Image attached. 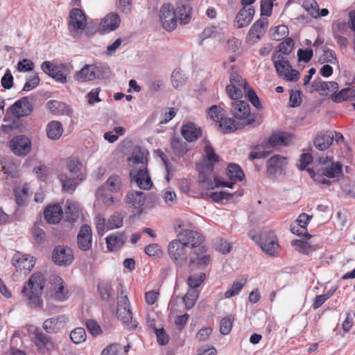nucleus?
I'll use <instances>...</instances> for the list:
<instances>
[{
  "label": "nucleus",
  "mask_w": 355,
  "mask_h": 355,
  "mask_svg": "<svg viewBox=\"0 0 355 355\" xmlns=\"http://www.w3.org/2000/svg\"><path fill=\"white\" fill-rule=\"evenodd\" d=\"M32 340L37 347V349L43 354L51 352L55 349V344L51 338L46 335L41 330L36 329L34 331Z\"/></svg>",
  "instance_id": "nucleus-12"
},
{
  "label": "nucleus",
  "mask_w": 355,
  "mask_h": 355,
  "mask_svg": "<svg viewBox=\"0 0 355 355\" xmlns=\"http://www.w3.org/2000/svg\"><path fill=\"white\" fill-rule=\"evenodd\" d=\"M105 240L108 250L115 251L123 245L126 237L124 234L117 232L107 236Z\"/></svg>",
  "instance_id": "nucleus-32"
},
{
  "label": "nucleus",
  "mask_w": 355,
  "mask_h": 355,
  "mask_svg": "<svg viewBox=\"0 0 355 355\" xmlns=\"http://www.w3.org/2000/svg\"><path fill=\"white\" fill-rule=\"evenodd\" d=\"M77 244L83 251L89 250L92 244V233L90 226L83 225L81 226L77 235Z\"/></svg>",
  "instance_id": "nucleus-20"
},
{
  "label": "nucleus",
  "mask_w": 355,
  "mask_h": 355,
  "mask_svg": "<svg viewBox=\"0 0 355 355\" xmlns=\"http://www.w3.org/2000/svg\"><path fill=\"white\" fill-rule=\"evenodd\" d=\"M245 96L248 98L252 105L257 110L262 109V105L257 95L256 92L249 86L243 91Z\"/></svg>",
  "instance_id": "nucleus-55"
},
{
  "label": "nucleus",
  "mask_w": 355,
  "mask_h": 355,
  "mask_svg": "<svg viewBox=\"0 0 355 355\" xmlns=\"http://www.w3.org/2000/svg\"><path fill=\"white\" fill-rule=\"evenodd\" d=\"M66 167L68 171L76 179L81 182L85 178V167L83 164L76 157H69L66 160Z\"/></svg>",
  "instance_id": "nucleus-17"
},
{
  "label": "nucleus",
  "mask_w": 355,
  "mask_h": 355,
  "mask_svg": "<svg viewBox=\"0 0 355 355\" xmlns=\"http://www.w3.org/2000/svg\"><path fill=\"white\" fill-rule=\"evenodd\" d=\"M293 41L291 38H287L278 45L279 50L273 54H280L282 57L288 58L293 50Z\"/></svg>",
  "instance_id": "nucleus-51"
},
{
  "label": "nucleus",
  "mask_w": 355,
  "mask_h": 355,
  "mask_svg": "<svg viewBox=\"0 0 355 355\" xmlns=\"http://www.w3.org/2000/svg\"><path fill=\"white\" fill-rule=\"evenodd\" d=\"M252 239L259 245L265 254L272 257L277 256V250L279 245L273 232H261L259 235L253 236Z\"/></svg>",
  "instance_id": "nucleus-3"
},
{
  "label": "nucleus",
  "mask_w": 355,
  "mask_h": 355,
  "mask_svg": "<svg viewBox=\"0 0 355 355\" xmlns=\"http://www.w3.org/2000/svg\"><path fill=\"white\" fill-rule=\"evenodd\" d=\"M123 225V216L119 213H114L108 218L107 230L118 229Z\"/></svg>",
  "instance_id": "nucleus-57"
},
{
  "label": "nucleus",
  "mask_w": 355,
  "mask_h": 355,
  "mask_svg": "<svg viewBox=\"0 0 355 355\" xmlns=\"http://www.w3.org/2000/svg\"><path fill=\"white\" fill-rule=\"evenodd\" d=\"M146 200V197L144 192L135 190L129 191L125 198L128 207L135 209H141Z\"/></svg>",
  "instance_id": "nucleus-21"
},
{
  "label": "nucleus",
  "mask_w": 355,
  "mask_h": 355,
  "mask_svg": "<svg viewBox=\"0 0 355 355\" xmlns=\"http://www.w3.org/2000/svg\"><path fill=\"white\" fill-rule=\"evenodd\" d=\"M334 141V133L331 131L319 132L315 139L314 146L319 150H324L329 148Z\"/></svg>",
  "instance_id": "nucleus-27"
},
{
  "label": "nucleus",
  "mask_w": 355,
  "mask_h": 355,
  "mask_svg": "<svg viewBox=\"0 0 355 355\" xmlns=\"http://www.w3.org/2000/svg\"><path fill=\"white\" fill-rule=\"evenodd\" d=\"M144 252L149 257H153L154 259L159 258L162 256L163 252L160 245L157 243H152L148 245L144 248Z\"/></svg>",
  "instance_id": "nucleus-63"
},
{
  "label": "nucleus",
  "mask_w": 355,
  "mask_h": 355,
  "mask_svg": "<svg viewBox=\"0 0 355 355\" xmlns=\"http://www.w3.org/2000/svg\"><path fill=\"white\" fill-rule=\"evenodd\" d=\"M94 71L95 72V79H103L108 77L110 73V69L106 64H93Z\"/></svg>",
  "instance_id": "nucleus-60"
},
{
  "label": "nucleus",
  "mask_w": 355,
  "mask_h": 355,
  "mask_svg": "<svg viewBox=\"0 0 355 355\" xmlns=\"http://www.w3.org/2000/svg\"><path fill=\"white\" fill-rule=\"evenodd\" d=\"M287 165L285 157L275 155L272 156L267 162V171L269 175H277L281 174Z\"/></svg>",
  "instance_id": "nucleus-19"
},
{
  "label": "nucleus",
  "mask_w": 355,
  "mask_h": 355,
  "mask_svg": "<svg viewBox=\"0 0 355 355\" xmlns=\"http://www.w3.org/2000/svg\"><path fill=\"white\" fill-rule=\"evenodd\" d=\"M289 141V135L285 132L272 134L268 141V145L270 147L287 145Z\"/></svg>",
  "instance_id": "nucleus-47"
},
{
  "label": "nucleus",
  "mask_w": 355,
  "mask_h": 355,
  "mask_svg": "<svg viewBox=\"0 0 355 355\" xmlns=\"http://www.w3.org/2000/svg\"><path fill=\"white\" fill-rule=\"evenodd\" d=\"M111 193L119 192L121 189V180L119 175H111L103 184Z\"/></svg>",
  "instance_id": "nucleus-48"
},
{
  "label": "nucleus",
  "mask_w": 355,
  "mask_h": 355,
  "mask_svg": "<svg viewBox=\"0 0 355 355\" xmlns=\"http://www.w3.org/2000/svg\"><path fill=\"white\" fill-rule=\"evenodd\" d=\"M95 72L93 64H85L80 71L75 74V79L78 81L85 82L95 79Z\"/></svg>",
  "instance_id": "nucleus-38"
},
{
  "label": "nucleus",
  "mask_w": 355,
  "mask_h": 355,
  "mask_svg": "<svg viewBox=\"0 0 355 355\" xmlns=\"http://www.w3.org/2000/svg\"><path fill=\"white\" fill-rule=\"evenodd\" d=\"M31 142L30 139L24 136H16L10 141V148L14 154L17 155H26L31 150Z\"/></svg>",
  "instance_id": "nucleus-14"
},
{
  "label": "nucleus",
  "mask_w": 355,
  "mask_h": 355,
  "mask_svg": "<svg viewBox=\"0 0 355 355\" xmlns=\"http://www.w3.org/2000/svg\"><path fill=\"white\" fill-rule=\"evenodd\" d=\"M230 84L229 85L239 86L243 87V91L250 85L242 77L235 71H232L230 75Z\"/></svg>",
  "instance_id": "nucleus-64"
},
{
  "label": "nucleus",
  "mask_w": 355,
  "mask_h": 355,
  "mask_svg": "<svg viewBox=\"0 0 355 355\" xmlns=\"http://www.w3.org/2000/svg\"><path fill=\"white\" fill-rule=\"evenodd\" d=\"M63 211L58 205H53L47 207L44 212V217L49 223H58L62 218Z\"/></svg>",
  "instance_id": "nucleus-31"
},
{
  "label": "nucleus",
  "mask_w": 355,
  "mask_h": 355,
  "mask_svg": "<svg viewBox=\"0 0 355 355\" xmlns=\"http://www.w3.org/2000/svg\"><path fill=\"white\" fill-rule=\"evenodd\" d=\"M58 178L62 184V191L69 193H72L76 190L78 180L76 179L74 176L69 178L67 175L61 173L59 175Z\"/></svg>",
  "instance_id": "nucleus-37"
},
{
  "label": "nucleus",
  "mask_w": 355,
  "mask_h": 355,
  "mask_svg": "<svg viewBox=\"0 0 355 355\" xmlns=\"http://www.w3.org/2000/svg\"><path fill=\"white\" fill-rule=\"evenodd\" d=\"M117 314L119 318L123 322H130L132 318V313L127 295L121 296L118 299Z\"/></svg>",
  "instance_id": "nucleus-23"
},
{
  "label": "nucleus",
  "mask_w": 355,
  "mask_h": 355,
  "mask_svg": "<svg viewBox=\"0 0 355 355\" xmlns=\"http://www.w3.org/2000/svg\"><path fill=\"white\" fill-rule=\"evenodd\" d=\"M45 286V279L42 274L33 273L28 282V285L21 289L24 300L31 307H40L43 302L41 295Z\"/></svg>",
  "instance_id": "nucleus-1"
},
{
  "label": "nucleus",
  "mask_w": 355,
  "mask_h": 355,
  "mask_svg": "<svg viewBox=\"0 0 355 355\" xmlns=\"http://www.w3.org/2000/svg\"><path fill=\"white\" fill-rule=\"evenodd\" d=\"M187 77L184 71L180 68L175 69L171 73V83L173 87L175 89H180L182 87L186 81Z\"/></svg>",
  "instance_id": "nucleus-46"
},
{
  "label": "nucleus",
  "mask_w": 355,
  "mask_h": 355,
  "mask_svg": "<svg viewBox=\"0 0 355 355\" xmlns=\"http://www.w3.org/2000/svg\"><path fill=\"white\" fill-rule=\"evenodd\" d=\"M187 246L178 237L168 243V254L176 265L182 266L188 259Z\"/></svg>",
  "instance_id": "nucleus-5"
},
{
  "label": "nucleus",
  "mask_w": 355,
  "mask_h": 355,
  "mask_svg": "<svg viewBox=\"0 0 355 355\" xmlns=\"http://www.w3.org/2000/svg\"><path fill=\"white\" fill-rule=\"evenodd\" d=\"M218 161L219 157L215 153L214 149L210 145H206L202 161L205 169L210 171H212L214 165L218 162Z\"/></svg>",
  "instance_id": "nucleus-29"
},
{
  "label": "nucleus",
  "mask_w": 355,
  "mask_h": 355,
  "mask_svg": "<svg viewBox=\"0 0 355 355\" xmlns=\"http://www.w3.org/2000/svg\"><path fill=\"white\" fill-rule=\"evenodd\" d=\"M266 145H257L249 155V159L254 160L256 159H262L267 157L270 153V150H267Z\"/></svg>",
  "instance_id": "nucleus-52"
},
{
  "label": "nucleus",
  "mask_w": 355,
  "mask_h": 355,
  "mask_svg": "<svg viewBox=\"0 0 355 355\" xmlns=\"http://www.w3.org/2000/svg\"><path fill=\"white\" fill-rule=\"evenodd\" d=\"M272 60L279 76L289 82H296L299 80L300 73L291 67L288 58L282 57L280 54H273Z\"/></svg>",
  "instance_id": "nucleus-2"
},
{
  "label": "nucleus",
  "mask_w": 355,
  "mask_h": 355,
  "mask_svg": "<svg viewBox=\"0 0 355 355\" xmlns=\"http://www.w3.org/2000/svg\"><path fill=\"white\" fill-rule=\"evenodd\" d=\"M199 293L196 289H190L183 297V301L187 309H191L195 304Z\"/></svg>",
  "instance_id": "nucleus-61"
},
{
  "label": "nucleus",
  "mask_w": 355,
  "mask_h": 355,
  "mask_svg": "<svg viewBox=\"0 0 355 355\" xmlns=\"http://www.w3.org/2000/svg\"><path fill=\"white\" fill-rule=\"evenodd\" d=\"M181 134L188 142L196 141L202 135V130L196 124L188 122L182 125Z\"/></svg>",
  "instance_id": "nucleus-24"
},
{
  "label": "nucleus",
  "mask_w": 355,
  "mask_h": 355,
  "mask_svg": "<svg viewBox=\"0 0 355 355\" xmlns=\"http://www.w3.org/2000/svg\"><path fill=\"white\" fill-rule=\"evenodd\" d=\"M206 248L205 245L192 249L189 255V266L203 268L210 261V256L206 254Z\"/></svg>",
  "instance_id": "nucleus-13"
},
{
  "label": "nucleus",
  "mask_w": 355,
  "mask_h": 355,
  "mask_svg": "<svg viewBox=\"0 0 355 355\" xmlns=\"http://www.w3.org/2000/svg\"><path fill=\"white\" fill-rule=\"evenodd\" d=\"M63 132L62 124L58 121H51L46 125L47 137L51 140L58 139Z\"/></svg>",
  "instance_id": "nucleus-36"
},
{
  "label": "nucleus",
  "mask_w": 355,
  "mask_h": 355,
  "mask_svg": "<svg viewBox=\"0 0 355 355\" xmlns=\"http://www.w3.org/2000/svg\"><path fill=\"white\" fill-rule=\"evenodd\" d=\"M130 178L132 181H135L141 189H150L153 185L147 168L135 167L130 172Z\"/></svg>",
  "instance_id": "nucleus-10"
},
{
  "label": "nucleus",
  "mask_w": 355,
  "mask_h": 355,
  "mask_svg": "<svg viewBox=\"0 0 355 355\" xmlns=\"http://www.w3.org/2000/svg\"><path fill=\"white\" fill-rule=\"evenodd\" d=\"M52 281L54 286V298L58 301L64 300L67 297V291L65 288L63 280L55 275L53 277Z\"/></svg>",
  "instance_id": "nucleus-34"
},
{
  "label": "nucleus",
  "mask_w": 355,
  "mask_h": 355,
  "mask_svg": "<svg viewBox=\"0 0 355 355\" xmlns=\"http://www.w3.org/2000/svg\"><path fill=\"white\" fill-rule=\"evenodd\" d=\"M42 226V223L37 222L32 228L33 237L37 244H42L46 240V233Z\"/></svg>",
  "instance_id": "nucleus-50"
},
{
  "label": "nucleus",
  "mask_w": 355,
  "mask_h": 355,
  "mask_svg": "<svg viewBox=\"0 0 355 355\" xmlns=\"http://www.w3.org/2000/svg\"><path fill=\"white\" fill-rule=\"evenodd\" d=\"M354 88L346 87L341 89L339 92H336L331 96V100L334 103H341L345 101H353Z\"/></svg>",
  "instance_id": "nucleus-45"
},
{
  "label": "nucleus",
  "mask_w": 355,
  "mask_h": 355,
  "mask_svg": "<svg viewBox=\"0 0 355 355\" xmlns=\"http://www.w3.org/2000/svg\"><path fill=\"white\" fill-rule=\"evenodd\" d=\"M245 284V280L234 281L232 286L225 293V297L230 298L239 294Z\"/></svg>",
  "instance_id": "nucleus-58"
},
{
  "label": "nucleus",
  "mask_w": 355,
  "mask_h": 355,
  "mask_svg": "<svg viewBox=\"0 0 355 355\" xmlns=\"http://www.w3.org/2000/svg\"><path fill=\"white\" fill-rule=\"evenodd\" d=\"M312 87L320 95L327 96L329 92L335 94L338 91V84L335 81L325 82L319 78L313 82Z\"/></svg>",
  "instance_id": "nucleus-25"
},
{
  "label": "nucleus",
  "mask_w": 355,
  "mask_h": 355,
  "mask_svg": "<svg viewBox=\"0 0 355 355\" xmlns=\"http://www.w3.org/2000/svg\"><path fill=\"white\" fill-rule=\"evenodd\" d=\"M232 114L238 120H243L245 125H252L259 118L257 114H251L248 103L244 101H234L232 103Z\"/></svg>",
  "instance_id": "nucleus-4"
},
{
  "label": "nucleus",
  "mask_w": 355,
  "mask_h": 355,
  "mask_svg": "<svg viewBox=\"0 0 355 355\" xmlns=\"http://www.w3.org/2000/svg\"><path fill=\"white\" fill-rule=\"evenodd\" d=\"M46 105L50 111L55 114L71 116L73 112L68 105L58 101H50L46 103Z\"/></svg>",
  "instance_id": "nucleus-33"
},
{
  "label": "nucleus",
  "mask_w": 355,
  "mask_h": 355,
  "mask_svg": "<svg viewBox=\"0 0 355 355\" xmlns=\"http://www.w3.org/2000/svg\"><path fill=\"white\" fill-rule=\"evenodd\" d=\"M221 132L224 134L234 132L238 129V123L231 118L226 117L225 115L220 119L217 123Z\"/></svg>",
  "instance_id": "nucleus-44"
},
{
  "label": "nucleus",
  "mask_w": 355,
  "mask_h": 355,
  "mask_svg": "<svg viewBox=\"0 0 355 355\" xmlns=\"http://www.w3.org/2000/svg\"><path fill=\"white\" fill-rule=\"evenodd\" d=\"M268 26L266 17L256 21L250 27L247 35V41L250 44L257 43L265 34Z\"/></svg>",
  "instance_id": "nucleus-8"
},
{
  "label": "nucleus",
  "mask_w": 355,
  "mask_h": 355,
  "mask_svg": "<svg viewBox=\"0 0 355 355\" xmlns=\"http://www.w3.org/2000/svg\"><path fill=\"white\" fill-rule=\"evenodd\" d=\"M130 160L133 162V168L135 167L140 168H147V160L144 151L134 152Z\"/></svg>",
  "instance_id": "nucleus-53"
},
{
  "label": "nucleus",
  "mask_w": 355,
  "mask_h": 355,
  "mask_svg": "<svg viewBox=\"0 0 355 355\" xmlns=\"http://www.w3.org/2000/svg\"><path fill=\"white\" fill-rule=\"evenodd\" d=\"M322 175L329 178H339L343 175L342 165L339 162L331 163V165L321 168Z\"/></svg>",
  "instance_id": "nucleus-41"
},
{
  "label": "nucleus",
  "mask_w": 355,
  "mask_h": 355,
  "mask_svg": "<svg viewBox=\"0 0 355 355\" xmlns=\"http://www.w3.org/2000/svg\"><path fill=\"white\" fill-rule=\"evenodd\" d=\"M98 292L103 300L108 301L114 295V291L110 282H101L98 286Z\"/></svg>",
  "instance_id": "nucleus-49"
},
{
  "label": "nucleus",
  "mask_w": 355,
  "mask_h": 355,
  "mask_svg": "<svg viewBox=\"0 0 355 355\" xmlns=\"http://www.w3.org/2000/svg\"><path fill=\"white\" fill-rule=\"evenodd\" d=\"M200 187L203 189H214L215 187H228L232 189L234 182L227 181H220L218 178H215L214 181L210 178H200Z\"/></svg>",
  "instance_id": "nucleus-30"
},
{
  "label": "nucleus",
  "mask_w": 355,
  "mask_h": 355,
  "mask_svg": "<svg viewBox=\"0 0 355 355\" xmlns=\"http://www.w3.org/2000/svg\"><path fill=\"white\" fill-rule=\"evenodd\" d=\"M11 113L17 118L28 116L33 112V105L28 97L17 101L10 108Z\"/></svg>",
  "instance_id": "nucleus-16"
},
{
  "label": "nucleus",
  "mask_w": 355,
  "mask_h": 355,
  "mask_svg": "<svg viewBox=\"0 0 355 355\" xmlns=\"http://www.w3.org/2000/svg\"><path fill=\"white\" fill-rule=\"evenodd\" d=\"M110 192L105 185H102L96 193V199L106 207H110L114 204V199Z\"/></svg>",
  "instance_id": "nucleus-42"
},
{
  "label": "nucleus",
  "mask_w": 355,
  "mask_h": 355,
  "mask_svg": "<svg viewBox=\"0 0 355 355\" xmlns=\"http://www.w3.org/2000/svg\"><path fill=\"white\" fill-rule=\"evenodd\" d=\"M87 24L86 16L82 10L73 8L70 12L68 21V29L72 34L78 33L79 31L85 28Z\"/></svg>",
  "instance_id": "nucleus-7"
},
{
  "label": "nucleus",
  "mask_w": 355,
  "mask_h": 355,
  "mask_svg": "<svg viewBox=\"0 0 355 355\" xmlns=\"http://www.w3.org/2000/svg\"><path fill=\"white\" fill-rule=\"evenodd\" d=\"M71 341L75 344H80L86 340L87 336L84 328L78 327L72 330L70 334Z\"/></svg>",
  "instance_id": "nucleus-59"
},
{
  "label": "nucleus",
  "mask_w": 355,
  "mask_h": 355,
  "mask_svg": "<svg viewBox=\"0 0 355 355\" xmlns=\"http://www.w3.org/2000/svg\"><path fill=\"white\" fill-rule=\"evenodd\" d=\"M12 263L17 271L26 275L34 267L35 261L33 257L17 253L12 258Z\"/></svg>",
  "instance_id": "nucleus-11"
},
{
  "label": "nucleus",
  "mask_w": 355,
  "mask_h": 355,
  "mask_svg": "<svg viewBox=\"0 0 355 355\" xmlns=\"http://www.w3.org/2000/svg\"><path fill=\"white\" fill-rule=\"evenodd\" d=\"M52 258L57 265L67 266L72 263L73 255L70 248L58 245L53 250Z\"/></svg>",
  "instance_id": "nucleus-15"
},
{
  "label": "nucleus",
  "mask_w": 355,
  "mask_h": 355,
  "mask_svg": "<svg viewBox=\"0 0 355 355\" xmlns=\"http://www.w3.org/2000/svg\"><path fill=\"white\" fill-rule=\"evenodd\" d=\"M121 19L116 13H110L105 17L99 26V31L105 34L116 30L120 25Z\"/></svg>",
  "instance_id": "nucleus-22"
},
{
  "label": "nucleus",
  "mask_w": 355,
  "mask_h": 355,
  "mask_svg": "<svg viewBox=\"0 0 355 355\" xmlns=\"http://www.w3.org/2000/svg\"><path fill=\"white\" fill-rule=\"evenodd\" d=\"M171 147L173 153L178 157H182L189 150L187 144L178 137L172 138Z\"/></svg>",
  "instance_id": "nucleus-43"
},
{
  "label": "nucleus",
  "mask_w": 355,
  "mask_h": 355,
  "mask_svg": "<svg viewBox=\"0 0 355 355\" xmlns=\"http://www.w3.org/2000/svg\"><path fill=\"white\" fill-rule=\"evenodd\" d=\"M205 274L204 272H198L193 274L188 277L187 283L191 289H196L204 282Z\"/></svg>",
  "instance_id": "nucleus-62"
},
{
  "label": "nucleus",
  "mask_w": 355,
  "mask_h": 355,
  "mask_svg": "<svg viewBox=\"0 0 355 355\" xmlns=\"http://www.w3.org/2000/svg\"><path fill=\"white\" fill-rule=\"evenodd\" d=\"M64 216L66 220L69 222H74L80 215V206L74 201L67 200L64 205Z\"/></svg>",
  "instance_id": "nucleus-35"
},
{
  "label": "nucleus",
  "mask_w": 355,
  "mask_h": 355,
  "mask_svg": "<svg viewBox=\"0 0 355 355\" xmlns=\"http://www.w3.org/2000/svg\"><path fill=\"white\" fill-rule=\"evenodd\" d=\"M302 6L312 17H319V6L315 0H304Z\"/></svg>",
  "instance_id": "nucleus-54"
},
{
  "label": "nucleus",
  "mask_w": 355,
  "mask_h": 355,
  "mask_svg": "<svg viewBox=\"0 0 355 355\" xmlns=\"http://www.w3.org/2000/svg\"><path fill=\"white\" fill-rule=\"evenodd\" d=\"M254 15L253 7H243L236 16L234 26L238 28L247 26L252 21Z\"/></svg>",
  "instance_id": "nucleus-26"
},
{
  "label": "nucleus",
  "mask_w": 355,
  "mask_h": 355,
  "mask_svg": "<svg viewBox=\"0 0 355 355\" xmlns=\"http://www.w3.org/2000/svg\"><path fill=\"white\" fill-rule=\"evenodd\" d=\"M178 237H179L187 247L189 245L191 250L204 245L202 243L205 241V238L197 231L184 230L178 234Z\"/></svg>",
  "instance_id": "nucleus-9"
},
{
  "label": "nucleus",
  "mask_w": 355,
  "mask_h": 355,
  "mask_svg": "<svg viewBox=\"0 0 355 355\" xmlns=\"http://www.w3.org/2000/svg\"><path fill=\"white\" fill-rule=\"evenodd\" d=\"M159 19L162 27L167 31H173L175 29L178 21L175 11L170 4H164L159 12Z\"/></svg>",
  "instance_id": "nucleus-6"
},
{
  "label": "nucleus",
  "mask_w": 355,
  "mask_h": 355,
  "mask_svg": "<svg viewBox=\"0 0 355 355\" xmlns=\"http://www.w3.org/2000/svg\"><path fill=\"white\" fill-rule=\"evenodd\" d=\"M226 175L231 180L230 182H234V184L236 182H241L245 176L241 168L233 163L228 165Z\"/></svg>",
  "instance_id": "nucleus-39"
},
{
  "label": "nucleus",
  "mask_w": 355,
  "mask_h": 355,
  "mask_svg": "<svg viewBox=\"0 0 355 355\" xmlns=\"http://www.w3.org/2000/svg\"><path fill=\"white\" fill-rule=\"evenodd\" d=\"M67 322V317L65 315H58L46 319L43 322L42 327L47 333L56 334L64 328Z\"/></svg>",
  "instance_id": "nucleus-18"
},
{
  "label": "nucleus",
  "mask_w": 355,
  "mask_h": 355,
  "mask_svg": "<svg viewBox=\"0 0 355 355\" xmlns=\"http://www.w3.org/2000/svg\"><path fill=\"white\" fill-rule=\"evenodd\" d=\"M318 61L320 64L329 63L331 64H335L338 63V60L335 53L328 48H325L323 50V53L320 56Z\"/></svg>",
  "instance_id": "nucleus-56"
},
{
  "label": "nucleus",
  "mask_w": 355,
  "mask_h": 355,
  "mask_svg": "<svg viewBox=\"0 0 355 355\" xmlns=\"http://www.w3.org/2000/svg\"><path fill=\"white\" fill-rule=\"evenodd\" d=\"M177 21L182 24H187L191 19V8L189 4H182L175 9Z\"/></svg>",
  "instance_id": "nucleus-40"
},
{
  "label": "nucleus",
  "mask_w": 355,
  "mask_h": 355,
  "mask_svg": "<svg viewBox=\"0 0 355 355\" xmlns=\"http://www.w3.org/2000/svg\"><path fill=\"white\" fill-rule=\"evenodd\" d=\"M30 188L28 184L17 186L14 189L15 202L19 207H24L28 205Z\"/></svg>",
  "instance_id": "nucleus-28"
}]
</instances>
